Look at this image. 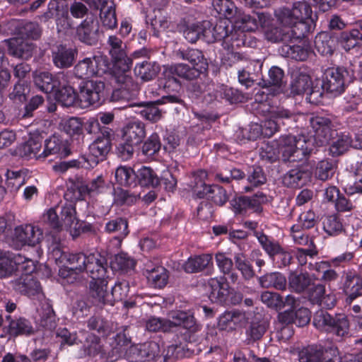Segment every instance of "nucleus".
I'll list each match as a JSON object with an SVG mask.
<instances>
[{"mask_svg":"<svg viewBox=\"0 0 362 362\" xmlns=\"http://www.w3.org/2000/svg\"><path fill=\"white\" fill-rule=\"evenodd\" d=\"M159 344L153 341H148L137 346H132L127 352L131 362L153 361L160 357Z\"/></svg>","mask_w":362,"mask_h":362,"instance_id":"16","label":"nucleus"},{"mask_svg":"<svg viewBox=\"0 0 362 362\" xmlns=\"http://www.w3.org/2000/svg\"><path fill=\"white\" fill-rule=\"evenodd\" d=\"M16 255L10 252L0 253V279L11 276L16 271Z\"/></svg>","mask_w":362,"mask_h":362,"instance_id":"58","label":"nucleus"},{"mask_svg":"<svg viewBox=\"0 0 362 362\" xmlns=\"http://www.w3.org/2000/svg\"><path fill=\"white\" fill-rule=\"evenodd\" d=\"M341 288L346 305H351L356 300L362 304V276L360 274L354 269L344 271Z\"/></svg>","mask_w":362,"mask_h":362,"instance_id":"9","label":"nucleus"},{"mask_svg":"<svg viewBox=\"0 0 362 362\" xmlns=\"http://www.w3.org/2000/svg\"><path fill=\"white\" fill-rule=\"evenodd\" d=\"M317 52L323 56H331L336 49V41L327 33H319L315 39Z\"/></svg>","mask_w":362,"mask_h":362,"instance_id":"50","label":"nucleus"},{"mask_svg":"<svg viewBox=\"0 0 362 362\" xmlns=\"http://www.w3.org/2000/svg\"><path fill=\"white\" fill-rule=\"evenodd\" d=\"M108 69V60L106 57L94 55L79 60L74 66L73 72L78 78H88L95 75H101Z\"/></svg>","mask_w":362,"mask_h":362,"instance_id":"7","label":"nucleus"},{"mask_svg":"<svg viewBox=\"0 0 362 362\" xmlns=\"http://www.w3.org/2000/svg\"><path fill=\"white\" fill-rule=\"evenodd\" d=\"M327 349L321 344H314L303 347L298 351L299 362H341L337 355L329 356Z\"/></svg>","mask_w":362,"mask_h":362,"instance_id":"13","label":"nucleus"},{"mask_svg":"<svg viewBox=\"0 0 362 362\" xmlns=\"http://www.w3.org/2000/svg\"><path fill=\"white\" fill-rule=\"evenodd\" d=\"M44 137L38 132L30 133L25 142L19 144L15 149V155L21 158L36 156L42 148Z\"/></svg>","mask_w":362,"mask_h":362,"instance_id":"25","label":"nucleus"},{"mask_svg":"<svg viewBox=\"0 0 362 362\" xmlns=\"http://www.w3.org/2000/svg\"><path fill=\"white\" fill-rule=\"evenodd\" d=\"M40 322L42 327L52 329L57 326L56 315L52 305L46 302L41 308Z\"/></svg>","mask_w":362,"mask_h":362,"instance_id":"62","label":"nucleus"},{"mask_svg":"<svg viewBox=\"0 0 362 362\" xmlns=\"http://www.w3.org/2000/svg\"><path fill=\"white\" fill-rule=\"evenodd\" d=\"M78 98L85 106L100 105L105 99V84L100 80H88L79 86Z\"/></svg>","mask_w":362,"mask_h":362,"instance_id":"10","label":"nucleus"},{"mask_svg":"<svg viewBox=\"0 0 362 362\" xmlns=\"http://www.w3.org/2000/svg\"><path fill=\"white\" fill-rule=\"evenodd\" d=\"M68 76L65 79H62L60 85L54 89L55 98L64 107H71L75 105L78 94L77 95L74 89L68 84Z\"/></svg>","mask_w":362,"mask_h":362,"instance_id":"33","label":"nucleus"},{"mask_svg":"<svg viewBox=\"0 0 362 362\" xmlns=\"http://www.w3.org/2000/svg\"><path fill=\"white\" fill-rule=\"evenodd\" d=\"M293 114L283 107H275L269 111L266 119L262 122L261 134L265 137H271L279 131L281 124H285V120L293 119Z\"/></svg>","mask_w":362,"mask_h":362,"instance_id":"12","label":"nucleus"},{"mask_svg":"<svg viewBox=\"0 0 362 362\" xmlns=\"http://www.w3.org/2000/svg\"><path fill=\"white\" fill-rule=\"evenodd\" d=\"M245 177L246 174L243 170L230 164H225L220 167L214 178L220 182L229 184L232 180H241Z\"/></svg>","mask_w":362,"mask_h":362,"instance_id":"40","label":"nucleus"},{"mask_svg":"<svg viewBox=\"0 0 362 362\" xmlns=\"http://www.w3.org/2000/svg\"><path fill=\"white\" fill-rule=\"evenodd\" d=\"M173 328L182 327L185 330L184 339L185 341L192 343L199 340L202 325L197 323L194 315L184 311H177L172 314Z\"/></svg>","mask_w":362,"mask_h":362,"instance_id":"11","label":"nucleus"},{"mask_svg":"<svg viewBox=\"0 0 362 362\" xmlns=\"http://www.w3.org/2000/svg\"><path fill=\"white\" fill-rule=\"evenodd\" d=\"M134 74L143 82H148L157 77L160 71V64L151 59L136 62L134 68Z\"/></svg>","mask_w":362,"mask_h":362,"instance_id":"27","label":"nucleus"},{"mask_svg":"<svg viewBox=\"0 0 362 362\" xmlns=\"http://www.w3.org/2000/svg\"><path fill=\"white\" fill-rule=\"evenodd\" d=\"M60 258L62 261L66 262L71 266L68 272H74L78 274L86 272L88 255H85L83 252H63Z\"/></svg>","mask_w":362,"mask_h":362,"instance_id":"41","label":"nucleus"},{"mask_svg":"<svg viewBox=\"0 0 362 362\" xmlns=\"http://www.w3.org/2000/svg\"><path fill=\"white\" fill-rule=\"evenodd\" d=\"M209 286L211 288L209 298L211 301L220 304H227L228 303L229 286L225 281L223 278L218 279L216 278L209 280Z\"/></svg>","mask_w":362,"mask_h":362,"instance_id":"31","label":"nucleus"},{"mask_svg":"<svg viewBox=\"0 0 362 362\" xmlns=\"http://www.w3.org/2000/svg\"><path fill=\"white\" fill-rule=\"evenodd\" d=\"M255 233L261 246L275 267L281 269L291 264L293 256L279 242L270 239L262 232L256 231Z\"/></svg>","mask_w":362,"mask_h":362,"instance_id":"4","label":"nucleus"},{"mask_svg":"<svg viewBox=\"0 0 362 362\" xmlns=\"http://www.w3.org/2000/svg\"><path fill=\"white\" fill-rule=\"evenodd\" d=\"M69 201V202H66L59 208L60 209L59 216L62 227L67 230L69 229L70 232L72 233V230H76L78 220L76 218V211L74 205L76 201Z\"/></svg>","mask_w":362,"mask_h":362,"instance_id":"37","label":"nucleus"},{"mask_svg":"<svg viewBox=\"0 0 362 362\" xmlns=\"http://www.w3.org/2000/svg\"><path fill=\"white\" fill-rule=\"evenodd\" d=\"M100 17L103 25L108 29H114L117 25L115 8L112 4L110 6L107 5V2L103 0L101 2Z\"/></svg>","mask_w":362,"mask_h":362,"instance_id":"57","label":"nucleus"},{"mask_svg":"<svg viewBox=\"0 0 362 362\" xmlns=\"http://www.w3.org/2000/svg\"><path fill=\"white\" fill-rule=\"evenodd\" d=\"M234 261L236 269L240 272L245 280L248 281L255 276V272L252 264L245 258L243 253L239 252L235 254Z\"/></svg>","mask_w":362,"mask_h":362,"instance_id":"60","label":"nucleus"},{"mask_svg":"<svg viewBox=\"0 0 362 362\" xmlns=\"http://www.w3.org/2000/svg\"><path fill=\"white\" fill-rule=\"evenodd\" d=\"M6 324L3 327V331L10 337L18 336H30L35 334V329L31 322L21 316H11L8 315L5 317Z\"/></svg>","mask_w":362,"mask_h":362,"instance_id":"15","label":"nucleus"},{"mask_svg":"<svg viewBox=\"0 0 362 362\" xmlns=\"http://www.w3.org/2000/svg\"><path fill=\"white\" fill-rule=\"evenodd\" d=\"M135 264L134 259L123 252L115 255L110 263L112 270L124 272L133 269Z\"/></svg>","mask_w":362,"mask_h":362,"instance_id":"64","label":"nucleus"},{"mask_svg":"<svg viewBox=\"0 0 362 362\" xmlns=\"http://www.w3.org/2000/svg\"><path fill=\"white\" fill-rule=\"evenodd\" d=\"M313 171L308 166H300L288 170L282 179L283 184L292 188H299L311 182Z\"/></svg>","mask_w":362,"mask_h":362,"instance_id":"22","label":"nucleus"},{"mask_svg":"<svg viewBox=\"0 0 362 362\" xmlns=\"http://www.w3.org/2000/svg\"><path fill=\"white\" fill-rule=\"evenodd\" d=\"M166 103H175L184 105V100L177 95H164L161 98L149 102H144L139 103H133L129 105L130 107H137L139 110L136 111L142 118L152 123H156L163 118L165 112L158 107L160 105Z\"/></svg>","mask_w":362,"mask_h":362,"instance_id":"3","label":"nucleus"},{"mask_svg":"<svg viewBox=\"0 0 362 362\" xmlns=\"http://www.w3.org/2000/svg\"><path fill=\"white\" fill-rule=\"evenodd\" d=\"M7 46L8 54L22 60H29L36 51V45L22 37H14L4 41Z\"/></svg>","mask_w":362,"mask_h":362,"instance_id":"18","label":"nucleus"},{"mask_svg":"<svg viewBox=\"0 0 362 362\" xmlns=\"http://www.w3.org/2000/svg\"><path fill=\"white\" fill-rule=\"evenodd\" d=\"M176 56L182 60L188 61L192 66L208 71L209 64L207 59L199 49L192 48L179 49L176 52Z\"/></svg>","mask_w":362,"mask_h":362,"instance_id":"34","label":"nucleus"},{"mask_svg":"<svg viewBox=\"0 0 362 362\" xmlns=\"http://www.w3.org/2000/svg\"><path fill=\"white\" fill-rule=\"evenodd\" d=\"M288 43L302 40L311 31L312 25L306 20H298L291 27L286 28Z\"/></svg>","mask_w":362,"mask_h":362,"instance_id":"43","label":"nucleus"},{"mask_svg":"<svg viewBox=\"0 0 362 362\" xmlns=\"http://www.w3.org/2000/svg\"><path fill=\"white\" fill-rule=\"evenodd\" d=\"M78 40L87 45H95L98 42V28L93 18H85L76 27Z\"/></svg>","mask_w":362,"mask_h":362,"instance_id":"23","label":"nucleus"},{"mask_svg":"<svg viewBox=\"0 0 362 362\" xmlns=\"http://www.w3.org/2000/svg\"><path fill=\"white\" fill-rule=\"evenodd\" d=\"M288 285L293 291L300 293L311 286V279L308 273L291 272L288 276Z\"/></svg>","mask_w":362,"mask_h":362,"instance_id":"55","label":"nucleus"},{"mask_svg":"<svg viewBox=\"0 0 362 362\" xmlns=\"http://www.w3.org/2000/svg\"><path fill=\"white\" fill-rule=\"evenodd\" d=\"M145 272L148 282L153 288H163L167 285L169 272L164 267L160 265L153 266L149 262L145 264Z\"/></svg>","mask_w":362,"mask_h":362,"instance_id":"29","label":"nucleus"},{"mask_svg":"<svg viewBox=\"0 0 362 362\" xmlns=\"http://www.w3.org/2000/svg\"><path fill=\"white\" fill-rule=\"evenodd\" d=\"M160 183V179L149 167L144 166L136 172V187L139 185L141 187H156Z\"/></svg>","mask_w":362,"mask_h":362,"instance_id":"46","label":"nucleus"},{"mask_svg":"<svg viewBox=\"0 0 362 362\" xmlns=\"http://www.w3.org/2000/svg\"><path fill=\"white\" fill-rule=\"evenodd\" d=\"M67 77V73L59 72L54 77L49 71H35L33 73V83L35 87L42 92L50 93L60 85L62 79Z\"/></svg>","mask_w":362,"mask_h":362,"instance_id":"19","label":"nucleus"},{"mask_svg":"<svg viewBox=\"0 0 362 362\" xmlns=\"http://www.w3.org/2000/svg\"><path fill=\"white\" fill-rule=\"evenodd\" d=\"M208 71L205 69H200L192 65L185 63H177L168 67L165 74L164 88L168 89L172 84H175L180 87L181 83L176 76H178L186 81H194L200 77L201 75L207 74Z\"/></svg>","mask_w":362,"mask_h":362,"instance_id":"5","label":"nucleus"},{"mask_svg":"<svg viewBox=\"0 0 362 362\" xmlns=\"http://www.w3.org/2000/svg\"><path fill=\"white\" fill-rule=\"evenodd\" d=\"M310 144V141L304 137L297 140L292 135H285L280 137L277 146L284 162H296L313 153L314 149L309 147Z\"/></svg>","mask_w":362,"mask_h":362,"instance_id":"1","label":"nucleus"},{"mask_svg":"<svg viewBox=\"0 0 362 362\" xmlns=\"http://www.w3.org/2000/svg\"><path fill=\"white\" fill-rule=\"evenodd\" d=\"M107 284L108 279L90 281L89 295L95 305L102 307L111 303L112 297L107 291Z\"/></svg>","mask_w":362,"mask_h":362,"instance_id":"24","label":"nucleus"},{"mask_svg":"<svg viewBox=\"0 0 362 362\" xmlns=\"http://www.w3.org/2000/svg\"><path fill=\"white\" fill-rule=\"evenodd\" d=\"M209 24V21H203L188 25L183 33L185 38L191 43H194L199 39L210 42L211 31L208 28Z\"/></svg>","mask_w":362,"mask_h":362,"instance_id":"32","label":"nucleus"},{"mask_svg":"<svg viewBox=\"0 0 362 362\" xmlns=\"http://www.w3.org/2000/svg\"><path fill=\"white\" fill-rule=\"evenodd\" d=\"M330 327L327 333L341 338L347 336L350 327L348 317L343 313L335 314L332 317Z\"/></svg>","mask_w":362,"mask_h":362,"instance_id":"49","label":"nucleus"},{"mask_svg":"<svg viewBox=\"0 0 362 362\" xmlns=\"http://www.w3.org/2000/svg\"><path fill=\"white\" fill-rule=\"evenodd\" d=\"M115 182L122 187H136V172L126 165H119L115 172Z\"/></svg>","mask_w":362,"mask_h":362,"instance_id":"48","label":"nucleus"},{"mask_svg":"<svg viewBox=\"0 0 362 362\" xmlns=\"http://www.w3.org/2000/svg\"><path fill=\"white\" fill-rule=\"evenodd\" d=\"M269 327V321L261 315H256L246 329V341L247 344H253L259 341L267 332Z\"/></svg>","mask_w":362,"mask_h":362,"instance_id":"26","label":"nucleus"},{"mask_svg":"<svg viewBox=\"0 0 362 362\" xmlns=\"http://www.w3.org/2000/svg\"><path fill=\"white\" fill-rule=\"evenodd\" d=\"M259 286L264 288H274L276 290L286 289L287 280L286 276L278 272H268L258 277Z\"/></svg>","mask_w":362,"mask_h":362,"instance_id":"39","label":"nucleus"},{"mask_svg":"<svg viewBox=\"0 0 362 362\" xmlns=\"http://www.w3.org/2000/svg\"><path fill=\"white\" fill-rule=\"evenodd\" d=\"M335 170L336 164L333 160L323 159L317 163L313 174L315 178L322 181H326L334 175Z\"/></svg>","mask_w":362,"mask_h":362,"instance_id":"54","label":"nucleus"},{"mask_svg":"<svg viewBox=\"0 0 362 362\" xmlns=\"http://www.w3.org/2000/svg\"><path fill=\"white\" fill-rule=\"evenodd\" d=\"M354 72L344 66L330 67L324 73L322 88L334 96L345 90L347 83L352 81Z\"/></svg>","mask_w":362,"mask_h":362,"instance_id":"2","label":"nucleus"},{"mask_svg":"<svg viewBox=\"0 0 362 362\" xmlns=\"http://www.w3.org/2000/svg\"><path fill=\"white\" fill-rule=\"evenodd\" d=\"M352 146L354 148L362 150V134H357L352 140L349 136L340 135L329 146V153L332 156H339L344 153Z\"/></svg>","mask_w":362,"mask_h":362,"instance_id":"30","label":"nucleus"},{"mask_svg":"<svg viewBox=\"0 0 362 362\" xmlns=\"http://www.w3.org/2000/svg\"><path fill=\"white\" fill-rule=\"evenodd\" d=\"M86 272L91 280L108 279V263L105 256L98 252L89 254Z\"/></svg>","mask_w":362,"mask_h":362,"instance_id":"21","label":"nucleus"},{"mask_svg":"<svg viewBox=\"0 0 362 362\" xmlns=\"http://www.w3.org/2000/svg\"><path fill=\"white\" fill-rule=\"evenodd\" d=\"M310 52V50L308 47L291 45L289 43H286L279 48V53L282 57L296 61H305L308 58Z\"/></svg>","mask_w":362,"mask_h":362,"instance_id":"47","label":"nucleus"},{"mask_svg":"<svg viewBox=\"0 0 362 362\" xmlns=\"http://www.w3.org/2000/svg\"><path fill=\"white\" fill-rule=\"evenodd\" d=\"M87 327L102 337L109 336L112 329V325L100 315L90 317L87 321Z\"/></svg>","mask_w":362,"mask_h":362,"instance_id":"56","label":"nucleus"},{"mask_svg":"<svg viewBox=\"0 0 362 362\" xmlns=\"http://www.w3.org/2000/svg\"><path fill=\"white\" fill-rule=\"evenodd\" d=\"M18 34L19 37L37 40L42 34V28L35 21H24L18 26Z\"/></svg>","mask_w":362,"mask_h":362,"instance_id":"51","label":"nucleus"},{"mask_svg":"<svg viewBox=\"0 0 362 362\" xmlns=\"http://www.w3.org/2000/svg\"><path fill=\"white\" fill-rule=\"evenodd\" d=\"M105 188L106 183L102 175L97 176L87 184L71 182L64 194V198L71 201L82 200L86 194L94 196L103 193Z\"/></svg>","mask_w":362,"mask_h":362,"instance_id":"6","label":"nucleus"},{"mask_svg":"<svg viewBox=\"0 0 362 362\" xmlns=\"http://www.w3.org/2000/svg\"><path fill=\"white\" fill-rule=\"evenodd\" d=\"M78 55L76 45L59 44L52 50V61L54 66L66 69L73 66Z\"/></svg>","mask_w":362,"mask_h":362,"instance_id":"14","label":"nucleus"},{"mask_svg":"<svg viewBox=\"0 0 362 362\" xmlns=\"http://www.w3.org/2000/svg\"><path fill=\"white\" fill-rule=\"evenodd\" d=\"M45 148L42 151L44 157L49 155H59L60 157H66L71 153V151L67 144L59 137L53 136L45 139Z\"/></svg>","mask_w":362,"mask_h":362,"instance_id":"36","label":"nucleus"},{"mask_svg":"<svg viewBox=\"0 0 362 362\" xmlns=\"http://www.w3.org/2000/svg\"><path fill=\"white\" fill-rule=\"evenodd\" d=\"M43 238L42 230L30 224L19 226L14 228L10 245L16 250L25 245L35 246Z\"/></svg>","mask_w":362,"mask_h":362,"instance_id":"8","label":"nucleus"},{"mask_svg":"<svg viewBox=\"0 0 362 362\" xmlns=\"http://www.w3.org/2000/svg\"><path fill=\"white\" fill-rule=\"evenodd\" d=\"M193 180L191 182L190 187L193 192V194L197 198H206L209 192H210L211 185H207L204 179L207 177L206 171L199 170L193 173Z\"/></svg>","mask_w":362,"mask_h":362,"instance_id":"44","label":"nucleus"},{"mask_svg":"<svg viewBox=\"0 0 362 362\" xmlns=\"http://www.w3.org/2000/svg\"><path fill=\"white\" fill-rule=\"evenodd\" d=\"M344 91V100L349 104L346 108L362 113V89L356 83H347Z\"/></svg>","mask_w":362,"mask_h":362,"instance_id":"38","label":"nucleus"},{"mask_svg":"<svg viewBox=\"0 0 362 362\" xmlns=\"http://www.w3.org/2000/svg\"><path fill=\"white\" fill-rule=\"evenodd\" d=\"M222 45L225 49L230 50L242 47H255L257 45V42L250 34L231 25L228 36L225 40V44H222Z\"/></svg>","mask_w":362,"mask_h":362,"instance_id":"20","label":"nucleus"},{"mask_svg":"<svg viewBox=\"0 0 362 362\" xmlns=\"http://www.w3.org/2000/svg\"><path fill=\"white\" fill-rule=\"evenodd\" d=\"M146 328L151 332H170L173 329V321L170 320L151 317L146 322Z\"/></svg>","mask_w":362,"mask_h":362,"instance_id":"61","label":"nucleus"},{"mask_svg":"<svg viewBox=\"0 0 362 362\" xmlns=\"http://www.w3.org/2000/svg\"><path fill=\"white\" fill-rule=\"evenodd\" d=\"M113 77L117 83L121 86L120 88H129L131 90L138 89V84L135 83L132 77L127 73L129 70H123L120 66L113 65Z\"/></svg>","mask_w":362,"mask_h":362,"instance_id":"59","label":"nucleus"},{"mask_svg":"<svg viewBox=\"0 0 362 362\" xmlns=\"http://www.w3.org/2000/svg\"><path fill=\"white\" fill-rule=\"evenodd\" d=\"M145 136L146 127L141 122H129L123 129L122 137L136 146L143 141Z\"/></svg>","mask_w":362,"mask_h":362,"instance_id":"35","label":"nucleus"},{"mask_svg":"<svg viewBox=\"0 0 362 362\" xmlns=\"http://www.w3.org/2000/svg\"><path fill=\"white\" fill-rule=\"evenodd\" d=\"M112 148V142L105 140L95 139L89 146L90 156L94 158L93 162L98 164L103 160Z\"/></svg>","mask_w":362,"mask_h":362,"instance_id":"52","label":"nucleus"},{"mask_svg":"<svg viewBox=\"0 0 362 362\" xmlns=\"http://www.w3.org/2000/svg\"><path fill=\"white\" fill-rule=\"evenodd\" d=\"M11 284L16 291L29 297L34 296L42 291L40 282L32 275H21Z\"/></svg>","mask_w":362,"mask_h":362,"instance_id":"28","label":"nucleus"},{"mask_svg":"<svg viewBox=\"0 0 362 362\" xmlns=\"http://www.w3.org/2000/svg\"><path fill=\"white\" fill-rule=\"evenodd\" d=\"M212 257L203 254L189 257L183 264V270L188 274L198 273L207 268L211 263Z\"/></svg>","mask_w":362,"mask_h":362,"instance_id":"42","label":"nucleus"},{"mask_svg":"<svg viewBox=\"0 0 362 362\" xmlns=\"http://www.w3.org/2000/svg\"><path fill=\"white\" fill-rule=\"evenodd\" d=\"M284 76V71L279 66H274L269 70L268 78H262L259 85L262 88H279L282 84Z\"/></svg>","mask_w":362,"mask_h":362,"instance_id":"63","label":"nucleus"},{"mask_svg":"<svg viewBox=\"0 0 362 362\" xmlns=\"http://www.w3.org/2000/svg\"><path fill=\"white\" fill-rule=\"evenodd\" d=\"M338 41L346 51L362 47V33L358 29H352L340 33Z\"/></svg>","mask_w":362,"mask_h":362,"instance_id":"45","label":"nucleus"},{"mask_svg":"<svg viewBox=\"0 0 362 362\" xmlns=\"http://www.w3.org/2000/svg\"><path fill=\"white\" fill-rule=\"evenodd\" d=\"M105 230L108 233H115L116 238L121 240L129 233L127 219L122 217H116L106 223Z\"/></svg>","mask_w":362,"mask_h":362,"instance_id":"53","label":"nucleus"},{"mask_svg":"<svg viewBox=\"0 0 362 362\" xmlns=\"http://www.w3.org/2000/svg\"><path fill=\"white\" fill-rule=\"evenodd\" d=\"M107 45L108 52L115 66H120L124 70H130L132 67V59L127 57L126 44L117 36L110 35Z\"/></svg>","mask_w":362,"mask_h":362,"instance_id":"17","label":"nucleus"}]
</instances>
